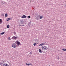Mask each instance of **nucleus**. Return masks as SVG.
<instances>
[{
    "label": "nucleus",
    "mask_w": 66,
    "mask_h": 66,
    "mask_svg": "<svg viewBox=\"0 0 66 66\" xmlns=\"http://www.w3.org/2000/svg\"><path fill=\"white\" fill-rule=\"evenodd\" d=\"M42 48L43 50H47L48 49V48L46 46H43Z\"/></svg>",
    "instance_id": "1"
},
{
    "label": "nucleus",
    "mask_w": 66,
    "mask_h": 66,
    "mask_svg": "<svg viewBox=\"0 0 66 66\" xmlns=\"http://www.w3.org/2000/svg\"><path fill=\"white\" fill-rule=\"evenodd\" d=\"M12 46L13 48H16L17 47V45L15 43L13 44Z\"/></svg>",
    "instance_id": "2"
},
{
    "label": "nucleus",
    "mask_w": 66,
    "mask_h": 66,
    "mask_svg": "<svg viewBox=\"0 0 66 66\" xmlns=\"http://www.w3.org/2000/svg\"><path fill=\"white\" fill-rule=\"evenodd\" d=\"M24 22V21L23 20H21L20 21V23L22 24Z\"/></svg>",
    "instance_id": "3"
},
{
    "label": "nucleus",
    "mask_w": 66,
    "mask_h": 66,
    "mask_svg": "<svg viewBox=\"0 0 66 66\" xmlns=\"http://www.w3.org/2000/svg\"><path fill=\"white\" fill-rule=\"evenodd\" d=\"M17 38V37H15V36H13V37L12 38V39H16V38Z\"/></svg>",
    "instance_id": "4"
},
{
    "label": "nucleus",
    "mask_w": 66,
    "mask_h": 66,
    "mask_svg": "<svg viewBox=\"0 0 66 66\" xmlns=\"http://www.w3.org/2000/svg\"><path fill=\"white\" fill-rule=\"evenodd\" d=\"M3 66H9V65L6 63H5L3 64Z\"/></svg>",
    "instance_id": "5"
},
{
    "label": "nucleus",
    "mask_w": 66,
    "mask_h": 66,
    "mask_svg": "<svg viewBox=\"0 0 66 66\" xmlns=\"http://www.w3.org/2000/svg\"><path fill=\"white\" fill-rule=\"evenodd\" d=\"M36 17L37 19H39V16L38 15H37Z\"/></svg>",
    "instance_id": "6"
},
{
    "label": "nucleus",
    "mask_w": 66,
    "mask_h": 66,
    "mask_svg": "<svg viewBox=\"0 0 66 66\" xmlns=\"http://www.w3.org/2000/svg\"><path fill=\"white\" fill-rule=\"evenodd\" d=\"M27 16L24 15L22 16V17L21 18H26Z\"/></svg>",
    "instance_id": "7"
},
{
    "label": "nucleus",
    "mask_w": 66,
    "mask_h": 66,
    "mask_svg": "<svg viewBox=\"0 0 66 66\" xmlns=\"http://www.w3.org/2000/svg\"><path fill=\"white\" fill-rule=\"evenodd\" d=\"M17 44L18 45H20V42L18 41H17Z\"/></svg>",
    "instance_id": "8"
},
{
    "label": "nucleus",
    "mask_w": 66,
    "mask_h": 66,
    "mask_svg": "<svg viewBox=\"0 0 66 66\" xmlns=\"http://www.w3.org/2000/svg\"><path fill=\"white\" fill-rule=\"evenodd\" d=\"M39 51L40 53H42V51H41V50L40 49H39Z\"/></svg>",
    "instance_id": "9"
},
{
    "label": "nucleus",
    "mask_w": 66,
    "mask_h": 66,
    "mask_svg": "<svg viewBox=\"0 0 66 66\" xmlns=\"http://www.w3.org/2000/svg\"><path fill=\"white\" fill-rule=\"evenodd\" d=\"M2 23V19H0V24H1Z\"/></svg>",
    "instance_id": "10"
},
{
    "label": "nucleus",
    "mask_w": 66,
    "mask_h": 66,
    "mask_svg": "<svg viewBox=\"0 0 66 66\" xmlns=\"http://www.w3.org/2000/svg\"><path fill=\"white\" fill-rule=\"evenodd\" d=\"M5 33V32H3L1 33V35H3V34H4Z\"/></svg>",
    "instance_id": "11"
},
{
    "label": "nucleus",
    "mask_w": 66,
    "mask_h": 66,
    "mask_svg": "<svg viewBox=\"0 0 66 66\" xmlns=\"http://www.w3.org/2000/svg\"><path fill=\"white\" fill-rule=\"evenodd\" d=\"M9 28H10V25L9 24H8L7 25V29H9Z\"/></svg>",
    "instance_id": "12"
},
{
    "label": "nucleus",
    "mask_w": 66,
    "mask_h": 66,
    "mask_svg": "<svg viewBox=\"0 0 66 66\" xmlns=\"http://www.w3.org/2000/svg\"><path fill=\"white\" fill-rule=\"evenodd\" d=\"M10 19H11V18H8V19L7 20V21H9V20H10Z\"/></svg>",
    "instance_id": "13"
},
{
    "label": "nucleus",
    "mask_w": 66,
    "mask_h": 66,
    "mask_svg": "<svg viewBox=\"0 0 66 66\" xmlns=\"http://www.w3.org/2000/svg\"><path fill=\"white\" fill-rule=\"evenodd\" d=\"M31 63H29V64H28L27 63H26V65H28V66H29V65H31Z\"/></svg>",
    "instance_id": "14"
},
{
    "label": "nucleus",
    "mask_w": 66,
    "mask_h": 66,
    "mask_svg": "<svg viewBox=\"0 0 66 66\" xmlns=\"http://www.w3.org/2000/svg\"><path fill=\"white\" fill-rule=\"evenodd\" d=\"M43 45H44V43L41 44L39 45V46H43Z\"/></svg>",
    "instance_id": "15"
},
{
    "label": "nucleus",
    "mask_w": 66,
    "mask_h": 66,
    "mask_svg": "<svg viewBox=\"0 0 66 66\" xmlns=\"http://www.w3.org/2000/svg\"><path fill=\"white\" fill-rule=\"evenodd\" d=\"M5 17H7V13L5 14Z\"/></svg>",
    "instance_id": "16"
},
{
    "label": "nucleus",
    "mask_w": 66,
    "mask_h": 66,
    "mask_svg": "<svg viewBox=\"0 0 66 66\" xmlns=\"http://www.w3.org/2000/svg\"><path fill=\"white\" fill-rule=\"evenodd\" d=\"M43 17V16H40V19H42Z\"/></svg>",
    "instance_id": "17"
},
{
    "label": "nucleus",
    "mask_w": 66,
    "mask_h": 66,
    "mask_svg": "<svg viewBox=\"0 0 66 66\" xmlns=\"http://www.w3.org/2000/svg\"><path fill=\"white\" fill-rule=\"evenodd\" d=\"M62 50L63 51H66V49L63 48V49H62Z\"/></svg>",
    "instance_id": "18"
},
{
    "label": "nucleus",
    "mask_w": 66,
    "mask_h": 66,
    "mask_svg": "<svg viewBox=\"0 0 66 66\" xmlns=\"http://www.w3.org/2000/svg\"><path fill=\"white\" fill-rule=\"evenodd\" d=\"M28 18L29 19V18H31V17L29 15L28 16Z\"/></svg>",
    "instance_id": "19"
},
{
    "label": "nucleus",
    "mask_w": 66,
    "mask_h": 66,
    "mask_svg": "<svg viewBox=\"0 0 66 66\" xmlns=\"http://www.w3.org/2000/svg\"><path fill=\"white\" fill-rule=\"evenodd\" d=\"M36 43H34V46H36Z\"/></svg>",
    "instance_id": "20"
},
{
    "label": "nucleus",
    "mask_w": 66,
    "mask_h": 66,
    "mask_svg": "<svg viewBox=\"0 0 66 66\" xmlns=\"http://www.w3.org/2000/svg\"><path fill=\"white\" fill-rule=\"evenodd\" d=\"M33 52H30V54H32V53Z\"/></svg>",
    "instance_id": "21"
},
{
    "label": "nucleus",
    "mask_w": 66,
    "mask_h": 66,
    "mask_svg": "<svg viewBox=\"0 0 66 66\" xmlns=\"http://www.w3.org/2000/svg\"><path fill=\"white\" fill-rule=\"evenodd\" d=\"M8 39H9V40H11V38H10V37H9L8 38Z\"/></svg>",
    "instance_id": "22"
},
{
    "label": "nucleus",
    "mask_w": 66,
    "mask_h": 66,
    "mask_svg": "<svg viewBox=\"0 0 66 66\" xmlns=\"http://www.w3.org/2000/svg\"><path fill=\"white\" fill-rule=\"evenodd\" d=\"M2 64H3V63H0V65H2Z\"/></svg>",
    "instance_id": "23"
},
{
    "label": "nucleus",
    "mask_w": 66,
    "mask_h": 66,
    "mask_svg": "<svg viewBox=\"0 0 66 66\" xmlns=\"http://www.w3.org/2000/svg\"><path fill=\"white\" fill-rule=\"evenodd\" d=\"M15 44H17V41H16L15 42Z\"/></svg>",
    "instance_id": "24"
},
{
    "label": "nucleus",
    "mask_w": 66,
    "mask_h": 66,
    "mask_svg": "<svg viewBox=\"0 0 66 66\" xmlns=\"http://www.w3.org/2000/svg\"><path fill=\"white\" fill-rule=\"evenodd\" d=\"M19 27H20V26H22V25H20L19 26Z\"/></svg>",
    "instance_id": "25"
},
{
    "label": "nucleus",
    "mask_w": 66,
    "mask_h": 66,
    "mask_svg": "<svg viewBox=\"0 0 66 66\" xmlns=\"http://www.w3.org/2000/svg\"><path fill=\"white\" fill-rule=\"evenodd\" d=\"M31 21H30V22H29V24H31Z\"/></svg>",
    "instance_id": "26"
},
{
    "label": "nucleus",
    "mask_w": 66,
    "mask_h": 66,
    "mask_svg": "<svg viewBox=\"0 0 66 66\" xmlns=\"http://www.w3.org/2000/svg\"><path fill=\"white\" fill-rule=\"evenodd\" d=\"M22 26H24V25H22Z\"/></svg>",
    "instance_id": "27"
},
{
    "label": "nucleus",
    "mask_w": 66,
    "mask_h": 66,
    "mask_svg": "<svg viewBox=\"0 0 66 66\" xmlns=\"http://www.w3.org/2000/svg\"><path fill=\"white\" fill-rule=\"evenodd\" d=\"M1 66H2V65H1Z\"/></svg>",
    "instance_id": "28"
},
{
    "label": "nucleus",
    "mask_w": 66,
    "mask_h": 66,
    "mask_svg": "<svg viewBox=\"0 0 66 66\" xmlns=\"http://www.w3.org/2000/svg\"><path fill=\"white\" fill-rule=\"evenodd\" d=\"M44 53H45V52H43Z\"/></svg>",
    "instance_id": "29"
},
{
    "label": "nucleus",
    "mask_w": 66,
    "mask_h": 66,
    "mask_svg": "<svg viewBox=\"0 0 66 66\" xmlns=\"http://www.w3.org/2000/svg\"><path fill=\"white\" fill-rule=\"evenodd\" d=\"M14 33L15 34H16V32H14Z\"/></svg>",
    "instance_id": "30"
},
{
    "label": "nucleus",
    "mask_w": 66,
    "mask_h": 66,
    "mask_svg": "<svg viewBox=\"0 0 66 66\" xmlns=\"http://www.w3.org/2000/svg\"><path fill=\"white\" fill-rule=\"evenodd\" d=\"M29 26V24H28Z\"/></svg>",
    "instance_id": "31"
}]
</instances>
